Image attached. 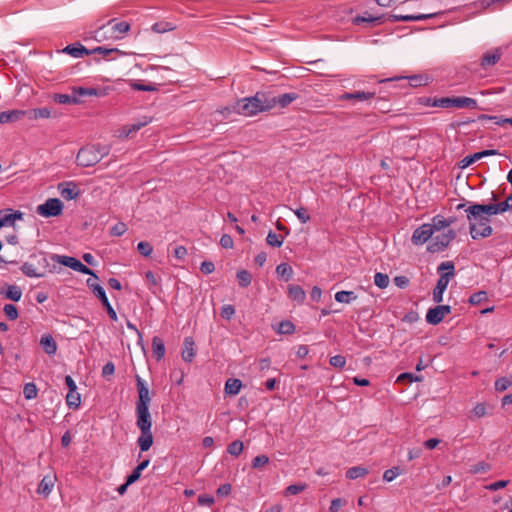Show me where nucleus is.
I'll list each match as a JSON object with an SVG mask.
<instances>
[{
    "instance_id": "nucleus-16",
    "label": "nucleus",
    "mask_w": 512,
    "mask_h": 512,
    "mask_svg": "<svg viewBox=\"0 0 512 512\" xmlns=\"http://www.w3.org/2000/svg\"><path fill=\"white\" fill-rule=\"evenodd\" d=\"M61 196L66 200H73L79 196V189L76 183L72 181L62 182L58 185Z\"/></svg>"
},
{
    "instance_id": "nucleus-21",
    "label": "nucleus",
    "mask_w": 512,
    "mask_h": 512,
    "mask_svg": "<svg viewBox=\"0 0 512 512\" xmlns=\"http://www.w3.org/2000/svg\"><path fill=\"white\" fill-rule=\"evenodd\" d=\"M51 260L56 263L62 264L66 267H69V268L73 269L74 271H77V269L80 267V263H81V261H79L78 259H76L74 257L62 256V255H58V254L51 255Z\"/></svg>"
},
{
    "instance_id": "nucleus-38",
    "label": "nucleus",
    "mask_w": 512,
    "mask_h": 512,
    "mask_svg": "<svg viewBox=\"0 0 512 512\" xmlns=\"http://www.w3.org/2000/svg\"><path fill=\"white\" fill-rule=\"evenodd\" d=\"M430 227L433 228V233L441 231L448 227V223H446V218L441 215H436L432 218V223H429Z\"/></svg>"
},
{
    "instance_id": "nucleus-37",
    "label": "nucleus",
    "mask_w": 512,
    "mask_h": 512,
    "mask_svg": "<svg viewBox=\"0 0 512 512\" xmlns=\"http://www.w3.org/2000/svg\"><path fill=\"white\" fill-rule=\"evenodd\" d=\"M368 473V470L362 466H354L347 470L346 477L348 479L354 480L360 477L365 476Z\"/></svg>"
},
{
    "instance_id": "nucleus-36",
    "label": "nucleus",
    "mask_w": 512,
    "mask_h": 512,
    "mask_svg": "<svg viewBox=\"0 0 512 512\" xmlns=\"http://www.w3.org/2000/svg\"><path fill=\"white\" fill-rule=\"evenodd\" d=\"M357 299V295L353 291H339L335 294V300L339 303L349 304Z\"/></svg>"
},
{
    "instance_id": "nucleus-62",
    "label": "nucleus",
    "mask_w": 512,
    "mask_h": 512,
    "mask_svg": "<svg viewBox=\"0 0 512 512\" xmlns=\"http://www.w3.org/2000/svg\"><path fill=\"white\" fill-rule=\"evenodd\" d=\"M329 363L335 368H343L346 364V359L342 355H335L330 358Z\"/></svg>"
},
{
    "instance_id": "nucleus-51",
    "label": "nucleus",
    "mask_w": 512,
    "mask_h": 512,
    "mask_svg": "<svg viewBox=\"0 0 512 512\" xmlns=\"http://www.w3.org/2000/svg\"><path fill=\"white\" fill-rule=\"evenodd\" d=\"M137 250L142 256L149 257L152 254L153 247L149 242L141 241L137 245Z\"/></svg>"
},
{
    "instance_id": "nucleus-18",
    "label": "nucleus",
    "mask_w": 512,
    "mask_h": 512,
    "mask_svg": "<svg viewBox=\"0 0 512 512\" xmlns=\"http://www.w3.org/2000/svg\"><path fill=\"white\" fill-rule=\"evenodd\" d=\"M136 417V424L141 432H143V430L151 431L152 420L149 410H136Z\"/></svg>"
},
{
    "instance_id": "nucleus-20",
    "label": "nucleus",
    "mask_w": 512,
    "mask_h": 512,
    "mask_svg": "<svg viewBox=\"0 0 512 512\" xmlns=\"http://www.w3.org/2000/svg\"><path fill=\"white\" fill-rule=\"evenodd\" d=\"M502 51L500 48H495L487 53H485L481 58V66L483 68H487L489 66H494L501 58Z\"/></svg>"
},
{
    "instance_id": "nucleus-15",
    "label": "nucleus",
    "mask_w": 512,
    "mask_h": 512,
    "mask_svg": "<svg viewBox=\"0 0 512 512\" xmlns=\"http://www.w3.org/2000/svg\"><path fill=\"white\" fill-rule=\"evenodd\" d=\"M438 13H429V14H417V15H397L391 14L388 17L390 22H412V21H420L426 19L435 18Z\"/></svg>"
},
{
    "instance_id": "nucleus-7",
    "label": "nucleus",
    "mask_w": 512,
    "mask_h": 512,
    "mask_svg": "<svg viewBox=\"0 0 512 512\" xmlns=\"http://www.w3.org/2000/svg\"><path fill=\"white\" fill-rule=\"evenodd\" d=\"M87 286L91 289L93 294L101 301L102 305L105 307L107 314L113 321H117V314L114 310V308L111 306L105 290L101 285L93 281L91 278L87 279L86 281Z\"/></svg>"
},
{
    "instance_id": "nucleus-5",
    "label": "nucleus",
    "mask_w": 512,
    "mask_h": 512,
    "mask_svg": "<svg viewBox=\"0 0 512 512\" xmlns=\"http://www.w3.org/2000/svg\"><path fill=\"white\" fill-rule=\"evenodd\" d=\"M437 272L440 274V278L437 281L436 287L433 290V301L435 303H440L443 300V293L446 290L449 281L455 275V266L452 261L442 262L438 268Z\"/></svg>"
},
{
    "instance_id": "nucleus-12",
    "label": "nucleus",
    "mask_w": 512,
    "mask_h": 512,
    "mask_svg": "<svg viewBox=\"0 0 512 512\" xmlns=\"http://www.w3.org/2000/svg\"><path fill=\"white\" fill-rule=\"evenodd\" d=\"M451 313V307L449 305H437L434 308H430L426 314V321L432 325H438L444 319V317Z\"/></svg>"
},
{
    "instance_id": "nucleus-25",
    "label": "nucleus",
    "mask_w": 512,
    "mask_h": 512,
    "mask_svg": "<svg viewBox=\"0 0 512 512\" xmlns=\"http://www.w3.org/2000/svg\"><path fill=\"white\" fill-rule=\"evenodd\" d=\"M137 444L142 452L148 451L153 445L152 432L143 430L137 439Z\"/></svg>"
},
{
    "instance_id": "nucleus-4",
    "label": "nucleus",
    "mask_w": 512,
    "mask_h": 512,
    "mask_svg": "<svg viewBox=\"0 0 512 512\" xmlns=\"http://www.w3.org/2000/svg\"><path fill=\"white\" fill-rule=\"evenodd\" d=\"M130 30V24L126 21L116 22L115 19L108 21L106 25L100 26L96 31L94 38L97 41L107 39H122L123 35Z\"/></svg>"
},
{
    "instance_id": "nucleus-11",
    "label": "nucleus",
    "mask_w": 512,
    "mask_h": 512,
    "mask_svg": "<svg viewBox=\"0 0 512 512\" xmlns=\"http://www.w3.org/2000/svg\"><path fill=\"white\" fill-rule=\"evenodd\" d=\"M136 386L138 391V401L136 402V410H149L151 398L149 389L139 375H136Z\"/></svg>"
},
{
    "instance_id": "nucleus-46",
    "label": "nucleus",
    "mask_w": 512,
    "mask_h": 512,
    "mask_svg": "<svg viewBox=\"0 0 512 512\" xmlns=\"http://www.w3.org/2000/svg\"><path fill=\"white\" fill-rule=\"evenodd\" d=\"M402 474V469L399 466H394L387 469L383 474V480L387 482L393 481L398 475Z\"/></svg>"
},
{
    "instance_id": "nucleus-32",
    "label": "nucleus",
    "mask_w": 512,
    "mask_h": 512,
    "mask_svg": "<svg viewBox=\"0 0 512 512\" xmlns=\"http://www.w3.org/2000/svg\"><path fill=\"white\" fill-rule=\"evenodd\" d=\"M383 21H384V16L373 17L372 15L368 14L367 12L365 13L364 16H356L353 19V23L356 24V25H360L362 23H367V24L378 23V24H381V23H383Z\"/></svg>"
},
{
    "instance_id": "nucleus-44",
    "label": "nucleus",
    "mask_w": 512,
    "mask_h": 512,
    "mask_svg": "<svg viewBox=\"0 0 512 512\" xmlns=\"http://www.w3.org/2000/svg\"><path fill=\"white\" fill-rule=\"evenodd\" d=\"M295 331V325L289 320H283L279 323L277 332L279 334H292Z\"/></svg>"
},
{
    "instance_id": "nucleus-33",
    "label": "nucleus",
    "mask_w": 512,
    "mask_h": 512,
    "mask_svg": "<svg viewBox=\"0 0 512 512\" xmlns=\"http://www.w3.org/2000/svg\"><path fill=\"white\" fill-rule=\"evenodd\" d=\"M73 92L76 97L80 99V97L83 96H100L102 95V92L97 88L92 87H74Z\"/></svg>"
},
{
    "instance_id": "nucleus-26",
    "label": "nucleus",
    "mask_w": 512,
    "mask_h": 512,
    "mask_svg": "<svg viewBox=\"0 0 512 512\" xmlns=\"http://www.w3.org/2000/svg\"><path fill=\"white\" fill-rule=\"evenodd\" d=\"M152 353L157 361H160L165 356L164 342L158 336H154L152 339Z\"/></svg>"
},
{
    "instance_id": "nucleus-52",
    "label": "nucleus",
    "mask_w": 512,
    "mask_h": 512,
    "mask_svg": "<svg viewBox=\"0 0 512 512\" xmlns=\"http://www.w3.org/2000/svg\"><path fill=\"white\" fill-rule=\"evenodd\" d=\"M3 312L9 320H16L19 316L18 309L13 304H6L3 308Z\"/></svg>"
},
{
    "instance_id": "nucleus-60",
    "label": "nucleus",
    "mask_w": 512,
    "mask_h": 512,
    "mask_svg": "<svg viewBox=\"0 0 512 512\" xmlns=\"http://www.w3.org/2000/svg\"><path fill=\"white\" fill-rule=\"evenodd\" d=\"M294 213H295V215L297 216V218L299 219V221H300L301 223H303V224H304V223H307V222H308V221H310V219H311V217H310V215H309V213H308L307 209H306V208H304V207H300V208L296 209V210L294 211Z\"/></svg>"
},
{
    "instance_id": "nucleus-6",
    "label": "nucleus",
    "mask_w": 512,
    "mask_h": 512,
    "mask_svg": "<svg viewBox=\"0 0 512 512\" xmlns=\"http://www.w3.org/2000/svg\"><path fill=\"white\" fill-rule=\"evenodd\" d=\"M470 234L473 239L486 238L492 235L493 229L489 225V218L485 215L468 219Z\"/></svg>"
},
{
    "instance_id": "nucleus-63",
    "label": "nucleus",
    "mask_w": 512,
    "mask_h": 512,
    "mask_svg": "<svg viewBox=\"0 0 512 512\" xmlns=\"http://www.w3.org/2000/svg\"><path fill=\"white\" fill-rule=\"evenodd\" d=\"M146 124H148V121L144 122H137L134 124H131L129 126L125 127V136L128 137L131 133L136 132L140 130L142 127H144Z\"/></svg>"
},
{
    "instance_id": "nucleus-3",
    "label": "nucleus",
    "mask_w": 512,
    "mask_h": 512,
    "mask_svg": "<svg viewBox=\"0 0 512 512\" xmlns=\"http://www.w3.org/2000/svg\"><path fill=\"white\" fill-rule=\"evenodd\" d=\"M110 153V147L101 144H88L80 148L76 156L77 165L92 167Z\"/></svg>"
},
{
    "instance_id": "nucleus-14",
    "label": "nucleus",
    "mask_w": 512,
    "mask_h": 512,
    "mask_svg": "<svg viewBox=\"0 0 512 512\" xmlns=\"http://www.w3.org/2000/svg\"><path fill=\"white\" fill-rule=\"evenodd\" d=\"M298 97H299V95L294 92L284 93L279 96H273V97L268 95L269 110L274 108L276 105H279L281 108H285V107L289 106Z\"/></svg>"
},
{
    "instance_id": "nucleus-29",
    "label": "nucleus",
    "mask_w": 512,
    "mask_h": 512,
    "mask_svg": "<svg viewBox=\"0 0 512 512\" xmlns=\"http://www.w3.org/2000/svg\"><path fill=\"white\" fill-rule=\"evenodd\" d=\"M453 107L475 109L477 101L469 97H453Z\"/></svg>"
},
{
    "instance_id": "nucleus-30",
    "label": "nucleus",
    "mask_w": 512,
    "mask_h": 512,
    "mask_svg": "<svg viewBox=\"0 0 512 512\" xmlns=\"http://www.w3.org/2000/svg\"><path fill=\"white\" fill-rule=\"evenodd\" d=\"M289 297L297 303H303L306 298V293L303 288L299 285H289L288 287Z\"/></svg>"
},
{
    "instance_id": "nucleus-41",
    "label": "nucleus",
    "mask_w": 512,
    "mask_h": 512,
    "mask_svg": "<svg viewBox=\"0 0 512 512\" xmlns=\"http://www.w3.org/2000/svg\"><path fill=\"white\" fill-rule=\"evenodd\" d=\"M236 277L239 285L243 288H246L251 284L252 276L247 270H239Z\"/></svg>"
},
{
    "instance_id": "nucleus-31",
    "label": "nucleus",
    "mask_w": 512,
    "mask_h": 512,
    "mask_svg": "<svg viewBox=\"0 0 512 512\" xmlns=\"http://www.w3.org/2000/svg\"><path fill=\"white\" fill-rule=\"evenodd\" d=\"M242 387L241 380L237 378H229L225 383L224 391L227 395H237Z\"/></svg>"
},
{
    "instance_id": "nucleus-39",
    "label": "nucleus",
    "mask_w": 512,
    "mask_h": 512,
    "mask_svg": "<svg viewBox=\"0 0 512 512\" xmlns=\"http://www.w3.org/2000/svg\"><path fill=\"white\" fill-rule=\"evenodd\" d=\"M66 403L69 408L77 409L81 403L80 394L77 391L68 392L66 395Z\"/></svg>"
},
{
    "instance_id": "nucleus-55",
    "label": "nucleus",
    "mask_w": 512,
    "mask_h": 512,
    "mask_svg": "<svg viewBox=\"0 0 512 512\" xmlns=\"http://www.w3.org/2000/svg\"><path fill=\"white\" fill-rule=\"evenodd\" d=\"M512 385V381L506 377H501L495 381V390L503 392Z\"/></svg>"
},
{
    "instance_id": "nucleus-34",
    "label": "nucleus",
    "mask_w": 512,
    "mask_h": 512,
    "mask_svg": "<svg viewBox=\"0 0 512 512\" xmlns=\"http://www.w3.org/2000/svg\"><path fill=\"white\" fill-rule=\"evenodd\" d=\"M54 101L59 104H79V103H81V100L78 97H76L74 93L72 95L55 94Z\"/></svg>"
},
{
    "instance_id": "nucleus-40",
    "label": "nucleus",
    "mask_w": 512,
    "mask_h": 512,
    "mask_svg": "<svg viewBox=\"0 0 512 512\" xmlns=\"http://www.w3.org/2000/svg\"><path fill=\"white\" fill-rule=\"evenodd\" d=\"M175 28H176L175 25H173L172 23L166 22V21H161V22L154 23L152 25L151 29L155 33H164V32H168V31H172Z\"/></svg>"
},
{
    "instance_id": "nucleus-54",
    "label": "nucleus",
    "mask_w": 512,
    "mask_h": 512,
    "mask_svg": "<svg viewBox=\"0 0 512 512\" xmlns=\"http://www.w3.org/2000/svg\"><path fill=\"white\" fill-rule=\"evenodd\" d=\"M266 241L270 246L273 247H281L283 244V239L280 238L276 233L270 231L266 237Z\"/></svg>"
},
{
    "instance_id": "nucleus-48",
    "label": "nucleus",
    "mask_w": 512,
    "mask_h": 512,
    "mask_svg": "<svg viewBox=\"0 0 512 512\" xmlns=\"http://www.w3.org/2000/svg\"><path fill=\"white\" fill-rule=\"evenodd\" d=\"M374 283L379 288L384 289L389 285V277L387 274L377 272L374 276Z\"/></svg>"
},
{
    "instance_id": "nucleus-2",
    "label": "nucleus",
    "mask_w": 512,
    "mask_h": 512,
    "mask_svg": "<svg viewBox=\"0 0 512 512\" xmlns=\"http://www.w3.org/2000/svg\"><path fill=\"white\" fill-rule=\"evenodd\" d=\"M232 110L244 116H253L269 111L268 94L257 92L254 96L242 98L232 106Z\"/></svg>"
},
{
    "instance_id": "nucleus-19",
    "label": "nucleus",
    "mask_w": 512,
    "mask_h": 512,
    "mask_svg": "<svg viewBox=\"0 0 512 512\" xmlns=\"http://www.w3.org/2000/svg\"><path fill=\"white\" fill-rule=\"evenodd\" d=\"M375 92H364V91H355V92H345L339 98L340 100L349 101H366L373 99L375 97Z\"/></svg>"
},
{
    "instance_id": "nucleus-59",
    "label": "nucleus",
    "mask_w": 512,
    "mask_h": 512,
    "mask_svg": "<svg viewBox=\"0 0 512 512\" xmlns=\"http://www.w3.org/2000/svg\"><path fill=\"white\" fill-rule=\"evenodd\" d=\"M423 377L422 376H418V375H413L412 373H402L400 374L398 377H397V381L396 382H404L406 380H408L409 382H420L422 381Z\"/></svg>"
},
{
    "instance_id": "nucleus-24",
    "label": "nucleus",
    "mask_w": 512,
    "mask_h": 512,
    "mask_svg": "<svg viewBox=\"0 0 512 512\" xmlns=\"http://www.w3.org/2000/svg\"><path fill=\"white\" fill-rule=\"evenodd\" d=\"M40 345L48 355H54L57 351V343L49 334L43 335L41 337Z\"/></svg>"
},
{
    "instance_id": "nucleus-13",
    "label": "nucleus",
    "mask_w": 512,
    "mask_h": 512,
    "mask_svg": "<svg viewBox=\"0 0 512 512\" xmlns=\"http://www.w3.org/2000/svg\"><path fill=\"white\" fill-rule=\"evenodd\" d=\"M433 228L430 227L429 223H424L420 227L414 230L411 242L414 245H422L426 243L433 235Z\"/></svg>"
},
{
    "instance_id": "nucleus-22",
    "label": "nucleus",
    "mask_w": 512,
    "mask_h": 512,
    "mask_svg": "<svg viewBox=\"0 0 512 512\" xmlns=\"http://www.w3.org/2000/svg\"><path fill=\"white\" fill-rule=\"evenodd\" d=\"M62 52L67 53L75 58L82 57L83 55H90V50L83 46L81 43L68 45L62 50Z\"/></svg>"
},
{
    "instance_id": "nucleus-64",
    "label": "nucleus",
    "mask_w": 512,
    "mask_h": 512,
    "mask_svg": "<svg viewBox=\"0 0 512 512\" xmlns=\"http://www.w3.org/2000/svg\"><path fill=\"white\" fill-rule=\"evenodd\" d=\"M479 159L480 158H479L478 153H474L472 155L466 156V157H464L460 161V167L461 168H466V167L470 166L471 164H473L475 161H477Z\"/></svg>"
},
{
    "instance_id": "nucleus-58",
    "label": "nucleus",
    "mask_w": 512,
    "mask_h": 512,
    "mask_svg": "<svg viewBox=\"0 0 512 512\" xmlns=\"http://www.w3.org/2000/svg\"><path fill=\"white\" fill-rule=\"evenodd\" d=\"M269 463V458L266 455H258L252 460V467L260 469Z\"/></svg>"
},
{
    "instance_id": "nucleus-8",
    "label": "nucleus",
    "mask_w": 512,
    "mask_h": 512,
    "mask_svg": "<svg viewBox=\"0 0 512 512\" xmlns=\"http://www.w3.org/2000/svg\"><path fill=\"white\" fill-rule=\"evenodd\" d=\"M456 238V232L452 229L447 230L441 235H437L432 238L431 242L427 246V250L430 253H437L444 251L452 240Z\"/></svg>"
},
{
    "instance_id": "nucleus-23",
    "label": "nucleus",
    "mask_w": 512,
    "mask_h": 512,
    "mask_svg": "<svg viewBox=\"0 0 512 512\" xmlns=\"http://www.w3.org/2000/svg\"><path fill=\"white\" fill-rule=\"evenodd\" d=\"M194 340L192 337L184 339V349L182 351V358L185 362H192L195 357Z\"/></svg>"
},
{
    "instance_id": "nucleus-56",
    "label": "nucleus",
    "mask_w": 512,
    "mask_h": 512,
    "mask_svg": "<svg viewBox=\"0 0 512 512\" xmlns=\"http://www.w3.org/2000/svg\"><path fill=\"white\" fill-rule=\"evenodd\" d=\"M12 209L0 210V228L4 226H12L10 212Z\"/></svg>"
},
{
    "instance_id": "nucleus-45",
    "label": "nucleus",
    "mask_w": 512,
    "mask_h": 512,
    "mask_svg": "<svg viewBox=\"0 0 512 512\" xmlns=\"http://www.w3.org/2000/svg\"><path fill=\"white\" fill-rule=\"evenodd\" d=\"M244 445L240 440H235L227 447V452L232 456H239L243 451Z\"/></svg>"
},
{
    "instance_id": "nucleus-50",
    "label": "nucleus",
    "mask_w": 512,
    "mask_h": 512,
    "mask_svg": "<svg viewBox=\"0 0 512 512\" xmlns=\"http://www.w3.org/2000/svg\"><path fill=\"white\" fill-rule=\"evenodd\" d=\"M37 387L34 383H27L24 386L23 394L24 397L28 400L34 399L37 397Z\"/></svg>"
},
{
    "instance_id": "nucleus-17",
    "label": "nucleus",
    "mask_w": 512,
    "mask_h": 512,
    "mask_svg": "<svg viewBox=\"0 0 512 512\" xmlns=\"http://www.w3.org/2000/svg\"><path fill=\"white\" fill-rule=\"evenodd\" d=\"M0 295L5 299L18 302L22 297V289L17 285L5 284L0 288Z\"/></svg>"
},
{
    "instance_id": "nucleus-10",
    "label": "nucleus",
    "mask_w": 512,
    "mask_h": 512,
    "mask_svg": "<svg viewBox=\"0 0 512 512\" xmlns=\"http://www.w3.org/2000/svg\"><path fill=\"white\" fill-rule=\"evenodd\" d=\"M465 212L467 213V219L481 217L483 215L489 218L490 215L498 214L495 204H472Z\"/></svg>"
},
{
    "instance_id": "nucleus-9",
    "label": "nucleus",
    "mask_w": 512,
    "mask_h": 512,
    "mask_svg": "<svg viewBox=\"0 0 512 512\" xmlns=\"http://www.w3.org/2000/svg\"><path fill=\"white\" fill-rule=\"evenodd\" d=\"M63 203L58 198H49L45 203L39 205L36 212L46 218L56 217L62 214Z\"/></svg>"
},
{
    "instance_id": "nucleus-1",
    "label": "nucleus",
    "mask_w": 512,
    "mask_h": 512,
    "mask_svg": "<svg viewBox=\"0 0 512 512\" xmlns=\"http://www.w3.org/2000/svg\"><path fill=\"white\" fill-rule=\"evenodd\" d=\"M56 265H50L45 252H38L30 255L29 260L24 262L20 268L22 273L30 278H43L56 271Z\"/></svg>"
},
{
    "instance_id": "nucleus-53",
    "label": "nucleus",
    "mask_w": 512,
    "mask_h": 512,
    "mask_svg": "<svg viewBox=\"0 0 512 512\" xmlns=\"http://www.w3.org/2000/svg\"><path fill=\"white\" fill-rule=\"evenodd\" d=\"M130 86L133 90L137 91L152 92L157 90V87L154 84H142L138 82H131Z\"/></svg>"
},
{
    "instance_id": "nucleus-35",
    "label": "nucleus",
    "mask_w": 512,
    "mask_h": 512,
    "mask_svg": "<svg viewBox=\"0 0 512 512\" xmlns=\"http://www.w3.org/2000/svg\"><path fill=\"white\" fill-rule=\"evenodd\" d=\"M276 273L279 277L283 278L285 281H289L293 275L292 267L287 263H280L276 267Z\"/></svg>"
},
{
    "instance_id": "nucleus-42",
    "label": "nucleus",
    "mask_w": 512,
    "mask_h": 512,
    "mask_svg": "<svg viewBox=\"0 0 512 512\" xmlns=\"http://www.w3.org/2000/svg\"><path fill=\"white\" fill-rule=\"evenodd\" d=\"M51 115V109L48 107L36 108L29 111L30 119H38V118H49Z\"/></svg>"
},
{
    "instance_id": "nucleus-27",
    "label": "nucleus",
    "mask_w": 512,
    "mask_h": 512,
    "mask_svg": "<svg viewBox=\"0 0 512 512\" xmlns=\"http://www.w3.org/2000/svg\"><path fill=\"white\" fill-rule=\"evenodd\" d=\"M26 114L25 111L21 110H10L0 112V123H9L21 119Z\"/></svg>"
},
{
    "instance_id": "nucleus-61",
    "label": "nucleus",
    "mask_w": 512,
    "mask_h": 512,
    "mask_svg": "<svg viewBox=\"0 0 512 512\" xmlns=\"http://www.w3.org/2000/svg\"><path fill=\"white\" fill-rule=\"evenodd\" d=\"M127 231V226L123 222L115 224L110 231L112 236H122Z\"/></svg>"
},
{
    "instance_id": "nucleus-47",
    "label": "nucleus",
    "mask_w": 512,
    "mask_h": 512,
    "mask_svg": "<svg viewBox=\"0 0 512 512\" xmlns=\"http://www.w3.org/2000/svg\"><path fill=\"white\" fill-rule=\"evenodd\" d=\"M488 299L487 292L486 291H478L473 293L470 297L468 302L471 305H478Z\"/></svg>"
},
{
    "instance_id": "nucleus-28",
    "label": "nucleus",
    "mask_w": 512,
    "mask_h": 512,
    "mask_svg": "<svg viewBox=\"0 0 512 512\" xmlns=\"http://www.w3.org/2000/svg\"><path fill=\"white\" fill-rule=\"evenodd\" d=\"M54 486V479L51 476H45L38 485L37 493L43 496H48Z\"/></svg>"
},
{
    "instance_id": "nucleus-43",
    "label": "nucleus",
    "mask_w": 512,
    "mask_h": 512,
    "mask_svg": "<svg viewBox=\"0 0 512 512\" xmlns=\"http://www.w3.org/2000/svg\"><path fill=\"white\" fill-rule=\"evenodd\" d=\"M91 54H102L103 57H107L111 54L121 55V54H123V52L117 48H105V47L99 46V47L91 49L90 55Z\"/></svg>"
},
{
    "instance_id": "nucleus-57",
    "label": "nucleus",
    "mask_w": 512,
    "mask_h": 512,
    "mask_svg": "<svg viewBox=\"0 0 512 512\" xmlns=\"http://www.w3.org/2000/svg\"><path fill=\"white\" fill-rule=\"evenodd\" d=\"M432 106L441 107V108L453 107V97H443V98L435 99Z\"/></svg>"
},
{
    "instance_id": "nucleus-49",
    "label": "nucleus",
    "mask_w": 512,
    "mask_h": 512,
    "mask_svg": "<svg viewBox=\"0 0 512 512\" xmlns=\"http://www.w3.org/2000/svg\"><path fill=\"white\" fill-rule=\"evenodd\" d=\"M306 488H307V484H305V483H298V484L289 485L285 489V495L286 496H288V495H297V494L303 492L304 490H306Z\"/></svg>"
}]
</instances>
